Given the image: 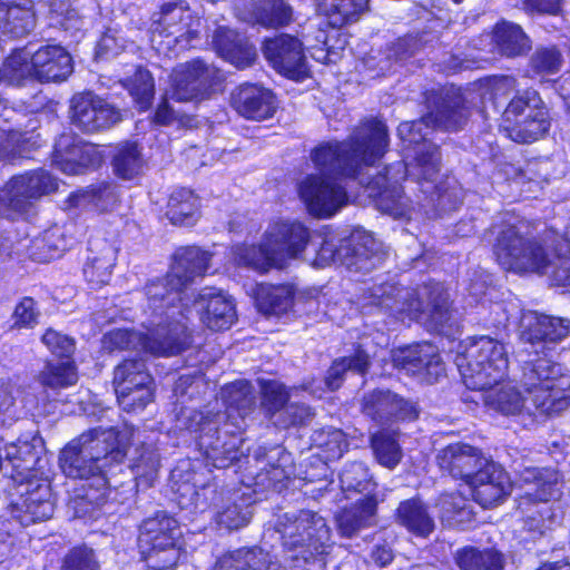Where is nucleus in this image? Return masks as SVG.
I'll return each mask as SVG.
<instances>
[{
	"label": "nucleus",
	"instance_id": "f257e3e1",
	"mask_svg": "<svg viewBox=\"0 0 570 570\" xmlns=\"http://www.w3.org/2000/svg\"><path fill=\"white\" fill-rule=\"evenodd\" d=\"M403 142L406 163L389 167L385 175L367 180L363 170H371L382 158L387 145V128L376 119L363 122L346 142H327L314 149L312 160L323 174H312L298 184V195L307 212L317 218H330L348 203L346 188L332 175L357 178L375 198L377 208L395 218L409 217V202L399 187L405 176L412 177L423 193H440L434 177L428 178L425 160L416 147Z\"/></svg>",
	"mask_w": 570,
	"mask_h": 570
},
{
	"label": "nucleus",
	"instance_id": "f03ea898",
	"mask_svg": "<svg viewBox=\"0 0 570 570\" xmlns=\"http://www.w3.org/2000/svg\"><path fill=\"white\" fill-rule=\"evenodd\" d=\"M189 263H195L190 273H202L206 256L194 248L179 250L168 274L161 278L149 281L145 287L147 303L144 308L145 320L141 322L145 332L114 328L104 335L102 348L109 352L135 348L155 356H171L180 353L186 343L185 328L177 326L173 330L175 335H169L163 301H168L167 305L169 309H173L171 316H174L176 313L171 306L174 292H168L167 287L171 285L173 291L181 287V273L187 271ZM175 293L177 294V292Z\"/></svg>",
	"mask_w": 570,
	"mask_h": 570
},
{
	"label": "nucleus",
	"instance_id": "7ed1b4c3",
	"mask_svg": "<svg viewBox=\"0 0 570 570\" xmlns=\"http://www.w3.org/2000/svg\"><path fill=\"white\" fill-rule=\"evenodd\" d=\"M225 412L218 400L197 411L184 407L177 415L176 429L187 431L206 459L217 469L228 468L242 455L239 445L245 417L255 404L253 389L246 381H237L222 390Z\"/></svg>",
	"mask_w": 570,
	"mask_h": 570
},
{
	"label": "nucleus",
	"instance_id": "20e7f679",
	"mask_svg": "<svg viewBox=\"0 0 570 570\" xmlns=\"http://www.w3.org/2000/svg\"><path fill=\"white\" fill-rule=\"evenodd\" d=\"M529 403L514 382L501 380L482 390L487 407L505 416L561 413L570 406V372L546 357L531 361L523 373Z\"/></svg>",
	"mask_w": 570,
	"mask_h": 570
},
{
	"label": "nucleus",
	"instance_id": "39448f33",
	"mask_svg": "<svg viewBox=\"0 0 570 570\" xmlns=\"http://www.w3.org/2000/svg\"><path fill=\"white\" fill-rule=\"evenodd\" d=\"M517 82L510 76H493L474 83L473 90L464 94L460 89L448 92L442 104L435 111L430 112L417 121L402 122L397 128L401 140L414 145L425 160L428 178L438 179L440 156L438 147L428 139L432 127L444 130H458L468 119L466 104H474L473 95L480 96L482 104L487 100H495L505 97L515 89Z\"/></svg>",
	"mask_w": 570,
	"mask_h": 570
},
{
	"label": "nucleus",
	"instance_id": "423d86ee",
	"mask_svg": "<svg viewBox=\"0 0 570 570\" xmlns=\"http://www.w3.org/2000/svg\"><path fill=\"white\" fill-rule=\"evenodd\" d=\"M132 431L124 429L89 430L71 441L62 451L59 463L62 472L72 479L86 480L83 500L101 505L109 495L106 473L120 463L127 453Z\"/></svg>",
	"mask_w": 570,
	"mask_h": 570
},
{
	"label": "nucleus",
	"instance_id": "0eeeda50",
	"mask_svg": "<svg viewBox=\"0 0 570 570\" xmlns=\"http://www.w3.org/2000/svg\"><path fill=\"white\" fill-rule=\"evenodd\" d=\"M7 460L12 464L10 478L18 483L19 498L10 504V514L22 527L48 520L53 513L48 481V459L40 435L10 444Z\"/></svg>",
	"mask_w": 570,
	"mask_h": 570
},
{
	"label": "nucleus",
	"instance_id": "6e6552de",
	"mask_svg": "<svg viewBox=\"0 0 570 570\" xmlns=\"http://www.w3.org/2000/svg\"><path fill=\"white\" fill-rule=\"evenodd\" d=\"M495 235L493 252L499 264L518 274H548L552 266V252L557 233L548 230L540 238L529 233L523 220L511 218L492 229Z\"/></svg>",
	"mask_w": 570,
	"mask_h": 570
},
{
	"label": "nucleus",
	"instance_id": "1a4fd4ad",
	"mask_svg": "<svg viewBox=\"0 0 570 570\" xmlns=\"http://www.w3.org/2000/svg\"><path fill=\"white\" fill-rule=\"evenodd\" d=\"M194 248L198 249L202 254L206 256V263L204 266V269L202 273H190V269L195 265V263H189L187 265V271L181 273V281L183 285L179 289H177V294L174 293L171 295V298L174 301L171 302V306L175 309V315L171 316V311L169 309L167 305V299L163 301L164 305V315L166 320V325L168 327L169 335H175L173 330L177 326H183L185 328V335H186V343L184 347L188 344V334H187V327L184 320H187L188 316L185 315V313L189 314L193 312V308L196 311L197 314H199L200 321L210 330L214 331H223L229 328L235 320H236V312H235V304L228 297L226 294H224L222 291H217L215 288H204L193 301L191 307L186 303V299H189L185 293L187 284L191 282L194 278L198 276H203L208 267H209V261L212 258V255L208 252L202 250L198 247L190 246V247H183L176 250L174 254V257L179 250ZM175 261L173 262V264ZM168 292H173V286L169 285L167 287ZM174 292H176L174 289Z\"/></svg>",
	"mask_w": 570,
	"mask_h": 570
},
{
	"label": "nucleus",
	"instance_id": "9d476101",
	"mask_svg": "<svg viewBox=\"0 0 570 570\" xmlns=\"http://www.w3.org/2000/svg\"><path fill=\"white\" fill-rule=\"evenodd\" d=\"M308 240V228L302 223L275 219L268 224L259 245H237L233 256L237 265L266 273L272 268H284L299 258Z\"/></svg>",
	"mask_w": 570,
	"mask_h": 570
},
{
	"label": "nucleus",
	"instance_id": "9b49d317",
	"mask_svg": "<svg viewBox=\"0 0 570 570\" xmlns=\"http://www.w3.org/2000/svg\"><path fill=\"white\" fill-rule=\"evenodd\" d=\"M373 294V303L391 311L402 322L417 321L432 330H441L450 320L449 294L440 283H431L413 294L407 289L390 286Z\"/></svg>",
	"mask_w": 570,
	"mask_h": 570
},
{
	"label": "nucleus",
	"instance_id": "f8f14e48",
	"mask_svg": "<svg viewBox=\"0 0 570 570\" xmlns=\"http://www.w3.org/2000/svg\"><path fill=\"white\" fill-rule=\"evenodd\" d=\"M73 71L70 53L61 46L47 45L32 51L23 48L13 51L0 69V83L21 85L26 80L58 82Z\"/></svg>",
	"mask_w": 570,
	"mask_h": 570
},
{
	"label": "nucleus",
	"instance_id": "ddd939ff",
	"mask_svg": "<svg viewBox=\"0 0 570 570\" xmlns=\"http://www.w3.org/2000/svg\"><path fill=\"white\" fill-rule=\"evenodd\" d=\"M519 510L530 531L543 533L553 523V504L561 495L559 473L552 469L525 468L520 474Z\"/></svg>",
	"mask_w": 570,
	"mask_h": 570
},
{
	"label": "nucleus",
	"instance_id": "4468645a",
	"mask_svg": "<svg viewBox=\"0 0 570 570\" xmlns=\"http://www.w3.org/2000/svg\"><path fill=\"white\" fill-rule=\"evenodd\" d=\"M366 4L367 0H320L318 13L326 19L328 30L318 28L313 38L305 37L312 58L322 63L336 62L347 45L341 28L355 21Z\"/></svg>",
	"mask_w": 570,
	"mask_h": 570
},
{
	"label": "nucleus",
	"instance_id": "2eb2a0df",
	"mask_svg": "<svg viewBox=\"0 0 570 570\" xmlns=\"http://www.w3.org/2000/svg\"><path fill=\"white\" fill-rule=\"evenodd\" d=\"M455 363L463 383L471 390H484L500 383L509 365L505 346L490 336L471 340L458 353Z\"/></svg>",
	"mask_w": 570,
	"mask_h": 570
},
{
	"label": "nucleus",
	"instance_id": "dca6fc26",
	"mask_svg": "<svg viewBox=\"0 0 570 570\" xmlns=\"http://www.w3.org/2000/svg\"><path fill=\"white\" fill-rule=\"evenodd\" d=\"M382 261L383 254L374 237L368 232L356 228L341 240L340 246L332 238L325 239L312 265L324 268L332 263H338L350 271L367 273Z\"/></svg>",
	"mask_w": 570,
	"mask_h": 570
},
{
	"label": "nucleus",
	"instance_id": "f3484780",
	"mask_svg": "<svg viewBox=\"0 0 570 570\" xmlns=\"http://www.w3.org/2000/svg\"><path fill=\"white\" fill-rule=\"evenodd\" d=\"M341 487L344 492L355 491L366 493L364 498L357 499L355 507L345 509L336 517L338 531L344 537H352L360 529L371 527L375 523L376 500L370 495L375 484L371 481L365 465L352 463L347 465L340 476Z\"/></svg>",
	"mask_w": 570,
	"mask_h": 570
},
{
	"label": "nucleus",
	"instance_id": "a211bd4d",
	"mask_svg": "<svg viewBox=\"0 0 570 570\" xmlns=\"http://www.w3.org/2000/svg\"><path fill=\"white\" fill-rule=\"evenodd\" d=\"M503 128L517 142L529 144L549 129L548 109L534 90L515 96L503 112Z\"/></svg>",
	"mask_w": 570,
	"mask_h": 570
},
{
	"label": "nucleus",
	"instance_id": "6ab92c4d",
	"mask_svg": "<svg viewBox=\"0 0 570 570\" xmlns=\"http://www.w3.org/2000/svg\"><path fill=\"white\" fill-rule=\"evenodd\" d=\"M57 188L58 180L42 169L14 176L0 188V216L22 214L33 200Z\"/></svg>",
	"mask_w": 570,
	"mask_h": 570
},
{
	"label": "nucleus",
	"instance_id": "aec40b11",
	"mask_svg": "<svg viewBox=\"0 0 570 570\" xmlns=\"http://www.w3.org/2000/svg\"><path fill=\"white\" fill-rule=\"evenodd\" d=\"M190 11L183 4L167 2L161 7L159 18L151 26V43L161 51L173 45L189 42L197 33Z\"/></svg>",
	"mask_w": 570,
	"mask_h": 570
},
{
	"label": "nucleus",
	"instance_id": "412c9836",
	"mask_svg": "<svg viewBox=\"0 0 570 570\" xmlns=\"http://www.w3.org/2000/svg\"><path fill=\"white\" fill-rule=\"evenodd\" d=\"M392 361L397 368L426 383H434L445 375L438 347L430 343L400 347L392 352Z\"/></svg>",
	"mask_w": 570,
	"mask_h": 570
},
{
	"label": "nucleus",
	"instance_id": "4be33fe9",
	"mask_svg": "<svg viewBox=\"0 0 570 570\" xmlns=\"http://www.w3.org/2000/svg\"><path fill=\"white\" fill-rule=\"evenodd\" d=\"M570 334V321L528 311L520 321V337L535 353H546L550 345L561 342Z\"/></svg>",
	"mask_w": 570,
	"mask_h": 570
},
{
	"label": "nucleus",
	"instance_id": "5701e85b",
	"mask_svg": "<svg viewBox=\"0 0 570 570\" xmlns=\"http://www.w3.org/2000/svg\"><path fill=\"white\" fill-rule=\"evenodd\" d=\"M214 70L202 60H193L177 66L169 76L165 97L178 101H189L204 95L210 86Z\"/></svg>",
	"mask_w": 570,
	"mask_h": 570
},
{
	"label": "nucleus",
	"instance_id": "b1692460",
	"mask_svg": "<svg viewBox=\"0 0 570 570\" xmlns=\"http://www.w3.org/2000/svg\"><path fill=\"white\" fill-rule=\"evenodd\" d=\"M264 56L275 70L294 79L302 80L308 75V67L303 52V43L294 37L281 35L265 41Z\"/></svg>",
	"mask_w": 570,
	"mask_h": 570
},
{
	"label": "nucleus",
	"instance_id": "393cba45",
	"mask_svg": "<svg viewBox=\"0 0 570 570\" xmlns=\"http://www.w3.org/2000/svg\"><path fill=\"white\" fill-rule=\"evenodd\" d=\"M102 156L98 148L71 134H62L55 145L53 164L65 174L78 175L98 166Z\"/></svg>",
	"mask_w": 570,
	"mask_h": 570
},
{
	"label": "nucleus",
	"instance_id": "a878e982",
	"mask_svg": "<svg viewBox=\"0 0 570 570\" xmlns=\"http://www.w3.org/2000/svg\"><path fill=\"white\" fill-rule=\"evenodd\" d=\"M71 102L72 121L83 131L105 129L120 119L112 106L90 92L76 95Z\"/></svg>",
	"mask_w": 570,
	"mask_h": 570
},
{
	"label": "nucleus",
	"instance_id": "bb28decb",
	"mask_svg": "<svg viewBox=\"0 0 570 570\" xmlns=\"http://www.w3.org/2000/svg\"><path fill=\"white\" fill-rule=\"evenodd\" d=\"M466 484L474 501L483 508L499 504L512 490L509 475L493 462H488Z\"/></svg>",
	"mask_w": 570,
	"mask_h": 570
},
{
	"label": "nucleus",
	"instance_id": "cd10ccee",
	"mask_svg": "<svg viewBox=\"0 0 570 570\" xmlns=\"http://www.w3.org/2000/svg\"><path fill=\"white\" fill-rule=\"evenodd\" d=\"M441 470L468 483L489 461L480 450L465 443H454L442 449L438 456Z\"/></svg>",
	"mask_w": 570,
	"mask_h": 570
},
{
	"label": "nucleus",
	"instance_id": "c85d7f7f",
	"mask_svg": "<svg viewBox=\"0 0 570 570\" xmlns=\"http://www.w3.org/2000/svg\"><path fill=\"white\" fill-rule=\"evenodd\" d=\"M362 411L373 421L384 423L391 419L414 420L417 410L413 403L399 397L390 391H373L363 399Z\"/></svg>",
	"mask_w": 570,
	"mask_h": 570
},
{
	"label": "nucleus",
	"instance_id": "c756f323",
	"mask_svg": "<svg viewBox=\"0 0 570 570\" xmlns=\"http://www.w3.org/2000/svg\"><path fill=\"white\" fill-rule=\"evenodd\" d=\"M236 16L246 22L258 23L267 28H278L292 19V9L284 0H236Z\"/></svg>",
	"mask_w": 570,
	"mask_h": 570
},
{
	"label": "nucleus",
	"instance_id": "7c9ffc66",
	"mask_svg": "<svg viewBox=\"0 0 570 570\" xmlns=\"http://www.w3.org/2000/svg\"><path fill=\"white\" fill-rule=\"evenodd\" d=\"M232 104L243 117L252 120H264L276 110L273 92L256 85H243L233 94Z\"/></svg>",
	"mask_w": 570,
	"mask_h": 570
},
{
	"label": "nucleus",
	"instance_id": "2f4dec72",
	"mask_svg": "<svg viewBox=\"0 0 570 570\" xmlns=\"http://www.w3.org/2000/svg\"><path fill=\"white\" fill-rule=\"evenodd\" d=\"M212 43L218 56L238 69L249 67L256 58L254 46L225 27L216 29Z\"/></svg>",
	"mask_w": 570,
	"mask_h": 570
},
{
	"label": "nucleus",
	"instance_id": "473e14b6",
	"mask_svg": "<svg viewBox=\"0 0 570 570\" xmlns=\"http://www.w3.org/2000/svg\"><path fill=\"white\" fill-rule=\"evenodd\" d=\"M118 247L114 243H90V256L83 267V275L92 287L107 284L116 265Z\"/></svg>",
	"mask_w": 570,
	"mask_h": 570
},
{
	"label": "nucleus",
	"instance_id": "72a5a7b5",
	"mask_svg": "<svg viewBox=\"0 0 570 570\" xmlns=\"http://www.w3.org/2000/svg\"><path fill=\"white\" fill-rule=\"evenodd\" d=\"M35 27L32 0H0V30L12 37H22Z\"/></svg>",
	"mask_w": 570,
	"mask_h": 570
},
{
	"label": "nucleus",
	"instance_id": "f704fd0d",
	"mask_svg": "<svg viewBox=\"0 0 570 570\" xmlns=\"http://www.w3.org/2000/svg\"><path fill=\"white\" fill-rule=\"evenodd\" d=\"M180 537L178 522L165 513H159L142 523L138 539L139 549L179 544Z\"/></svg>",
	"mask_w": 570,
	"mask_h": 570
},
{
	"label": "nucleus",
	"instance_id": "c9c22d12",
	"mask_svg": "<svg viewBox=\"0 0 570 570\" xmlns=\"http://www.w3.org/2000/svg\"><path fill=\"white\" fill-rule=\"evenodd\" d=\"M52 11L62 16L61 26L72 37L87 29L97 12L96 0H53Z\"/></svg>",
	"mask_w": 570,
	"mask_h": 570
},
{
	"label": "nucleus",
	"instance_id": "e433bc0d",
	"mask_svg": "<svg viewBox=\"0 0 570 570\" xmlns=\"http://www.w3.org/2000/svg\"><path fill=\"white\" fill-rule=\"evenodd\" d=\"M250 294L258 311L265 315L279 316L293 306L294 291L288 285L257 284Z\"/></svg>",
	"mask_w": 570,
	"mask_h": 570
},
{
	"label": "nucleus",
	"instance_id": "4c0bfd02",
	"mask_svg": "<svg viewBox=\"0 0 570 570\" xmlns=\"http://www.w3.org/2000/svg\"><path fill=\"white\" fill-rule=\"evenodd\" d=\"M117 202L116 187L107 183L72 193L67 199L70 208H92L98 212L111 210Z\"/></svg>",
	"mask_w": 570,
	"mask_h": 570
},
{
	"label": "nucleus",
	"instance_id": "58836bf2",
	"mask_svg": "<svg viewBox=\"0 0 570 570\" xmlns=\"http://www.w3.org/2000/svg\"><path fill=\"white\" fill-rule=\"evenodd\" d=\"M166 216L174 225L189 226L199 216V199L188 189L174 191L168 200Z\"/></svg>",
	"mask_w": 570,
	"mask_h": 570
},
{
	"label": "nucleus",
	"instance_id": "ea45409f",
	"mask_svg": "<svg viewBox=\"0 0 570 570\" xmlns=\"http://www.w3.org/2000/svg\"><path fill=\"white\" fill-rule=\"evenodd\" d=\"M454 558L461 570H502L504 564L502 553L493 548L464 547L455 552Z\"/></svg>",
	"mask_w": 570,
	"mask_h": 570
},
{
	"label": "nucleus",
	"instance_id": "a19ab883",
	"mask_svg": "<svg viewBox=\"0 0 570 570\" xmlns=\"http://www.w3.org/2000/svg\"><path fill=\"white\" fill-rule=\"evenodd\" d=\"M397 519L410 532L420 537H428L434 530V520L428 513L425 505L415 499L400 504Z\"/></svg>",
	"mask_w": 570,
	"mask_h": 570
},
{
	"label": "nucleus",
	"instance_id": "79ce46f5",
	"mask_svg": "<svg viewBox=\"0 0 570 570\" xmlns=\"http://www.w3.org/2000/svg\"><path fill=\"white\" fill-rule=\"evenodd\" d=\"M67 247L65 227L55 225L32 240L31 256L39 262H49L59 257Z\"/></svg>",
	"mask_w": 570,
	"mask_h": 570
},
{
	"label": "nucleus",
	"instance_id": "37998d69",
	"mask_svg": "<svg viewBox=\"0 0 570 570\" xmlns=\"http://www.w3.org/2000/svg\"><path fill=\"white\" fill-rule=\"evenodd\" d=\"M145 160L136 142L125 141L116 146L112 157L114 173L126 180L142 173Z\"/></svg>",
	"mask_w": 570,
	"mask_h": 570
},
{
	"label": "nucleus",
	"instance_id": "c03bdc74",
	"mask_svg": "<svg viewBox=\"0 0 570 570\" xmlns=\"http://www.w3.org/2000/svg\"><path fill=\"white\" fill-rule=\"evenodd\" d=\"M492 38L497 49L508 57L519 56L530 48L529 40L522 29L511 22L497 23Z\"/></svg>",
	"mask_w": 570,
	"mask_h": 570
},
{
	"label": "nucleus",
	"instance_id": "a18cd8bd",
	"mask_svg": "<svg viewBox=\"0 0 570 570\" xmlns=\"http://www.w3.org/2000/svg\"><path fill=\"white\" fill-rule=\"evenodd\" d=\"M262 549H243L219 558L213 570H271Z\"/></svg>",
	"mask_w": 570,
	"mask_h": 570
},
{
	"label": "nucleus",
	"instance_id": "49530a36",
	"mask_svg": "<svg viewBox=\"0 0 570 570\" xmlns=\"http://www.w3.org/2000/svg\"><path fill=\"white\" fill-rule=\"evenodd\" d=\"M368 355L358 350L353 356L334 361L327 372L325 383L330 390L334 391L341 386L344 376H363L368 368Z\"/></svg>",
	"mask_w": 570,
	"mask_h": 570
},
{
	"label": "nucleus",
	"instance_id": "de8ad7c7",
	"mask_svg": "<svg viewBox=\"0 0 570 570\" xmlns=\"http://www.w3.org/2000/svg\"><path fill=\"white\" fill-rule=\"evenodd\" d=\"M154 384V380L148 372L145 361L141 358H128L120 363L114 372L115 390L120 392L137 385Z\"/></svg>",
	"mask_w": 570,
	"mask_h": 570
},
{
	"label": "nucleus",
	"instance_id": "09e8293b",
	"mask_svg": "<svg viewBox=\"0 0 570 570\" xmlns=\"http://www.w3.org/2000/svg\"><path fill=\"white\" fill-rule=\"evenodd\" d=\"M312 442L320 450L318 456L325 462L342 458L348 445L345 434L333 428L315 431Z\"/></svg>",
	"mask_w": 570,
	"mask_h": 570
},
{
	"label": "nucleus",
	"instance_id": "8fccbe9b",
	"mask_svg": "<svg viewBox=\"0 0 570 570\" xmlns=\"http://www.w3.org/2000/svg\"><path fill=\"white\" fill-rule=\"evenodd\" d=\"M441 519L450 527L468 528L473 521L469 501L461 494H445L440 500Z\"/></svg>",
	"mask_w": 570,
	"mask_h": 570
},
{
	"label": "nucleus",
	"instance_id": "3c124183",
	"mask_svg": "<svg viewBox=\"0 0 570 570\" xmlns=\"http://www.w3.org/2000/svg\"><path fill=\"white\" fill-rule=\"evenodd\" d=\"M252 500L245 493L236 495L233 503L217 513L218 524L229 529H239L246 525L252 518Z\"/></svg>",
	"mask_w": 570,
	"mask_h": 570
},
{
	"label": "nucleus",
	"instance_id": "603ef678",
	"mask_svg": "<svg viewBox=\"0 0 570 570\" xmlns=\"http://www.w3.org/2000/svg\"><path fill=\"white\" fill-rule=\"evenodd\" d=\"M60 363H48L39 375V381L43 386L51 389L67 387L76 384L77 372L70 358H65Z\"/></svg>",
	"mask_w": 570,
	"mask_h": 570
},
{
	"label": "nucleus",
	"instance_id": "864d4df0",
	"mask_svg": "<svg viewBox=\"0 0 570 570\" xmlns=\"http://www.w3.org/2000/svg\"><path fill=\"white\" fill-rule=\"evenodd\" d=\"M372 449L377 462L387 469H394L401 461L402 451L399 443L385 431L372 436Z\"/></svg>",
	"mask_w": 570,
	"mask_h": 570
},
{
	"label": "nucleus",
	"instance_id": "5fc2aeb1",
	"mask_svg": "<svg viewBox=\"0 0 570 570\" xmlns=\"http://www.w3.org/2000/svg\"><path fill=\"white\" fill-rule=\"evenodd\" d=\"M124 86L129 90L139 109H147L154 98V80L150 72L137 68L132 78L127 79Z\"/></svg>",
	"mask_w": 570,
	"mask_h": 570
},
{
	"label": "nucleus",
	"instance_id": "6e6d98bb",
	"mask_svg": "<svg viewBox=\"0 0 570 570\" xmlns=\"http://www.w3.org/2000/svg\"><path fill=\"white\" fill-rule=\"evenodd\" d=\"M419 48V40L416 37L409 36L402 39H399L396 43H394L393 48L391 49V52L385 59H381L375 65V58L370 56L364 59L363 65L371 69L375 70L379 69V73H385L390 69V60L394 58L396 61H402L407 59L409 57L413 56L415 51Z\"/></svg>",
	"mask_w": 570,
	"mask_h": 570
},
{
	"label": "nucleus",
	"instance_id": "4d7b16f0",
	"mask_svg": "<svg viewBox=\"0 0 570 570\" xmlns=\"http://www.w3.org/2000/svg\"><path fill=\"white\" fill-rule=\"evenodd\" d=\"M30 139L20 131L0 127V161L26 157L30 151Z\"/></svg>",
	"mask_w": 570,
	"mask_h": 570
},
{
	"label": "nucleus",
	"instance_id": "13d9d810",
	"mask_svg": "<svg viewBox=\"0 0 570 570\" xmlns=\"http://www.w3.org/2000/svg\"><path fill=\"white\" fill-rule=\"evenodd\" d=\"M150 570H173L180 559V544L157 546L140 550Z\"/></svg>",
	"mask_w": 570,
	"mask_h": 570
},
{
	"label": "nucleus",
	"instance_id": "bf43d9fd",
	"mask_svg": "<svg viewBox=\"0 0 570 570\" xmlns=\"http://www.w3.org/2000/svg\"><path fill=\"white\" fill-rule=\"evenodd\" d=\"M116 395L120 407L126 412L142 411L154 399V384L137 385L120 392L116 389Z\"/></svg>",
	"mask_w": 570,
	"mask_h": 570
},
{
	"label": "nucleus",
	"instance_id": "052dcab7",
	"mask_svg": "<svg viewBox=\"0 0 570 570\" xmlns=\"http://www.w3.org/2000/svg\"><path fill=\"white\" fill-rule=\"evenodd\" d=\"M158 468L159 454L157 451L151 448L144 449L142 453L132 466L138 487H151L155 479L157 478Z\"/></svg>",
	"mask_w": 570,
	"mask_h": 570
},
{
	"label": "nucleus",
	"instance_id": "680f3d73",
	"mask_svg": "<svg viewBox=\"0 0 570 570\" xmlns=\"http://www.w3.org/2000/svg\"><path fill=\"white\" fill-rule=\"evenodd\" d=\"M551 161L549 159L532 160L527 164L525 169H522L514 178L515 184H524L525 180L534 187L541 188L543 181L550 178ZM528 191H534L532 186Z\"/></svg>",
	"mask_w": 570,
	"mask_h": 570
},
{
	"label": "nucleus",
	"instance_id": "e2e57ef3",
	"mask_svg": "<svg viewBox=\"0 0 570 570\" xmlns=\"http://www.w3.org/2000/svg\"><path fill=\"white\" fill-rule=\"evenodd\" d=\"M560 66V53L553 48L538 49L531 59L532 71L542 78L557 73Z\"/></svg>",
	"mask_w": 570,
	"mask_h": 570
},
{
	"label": "nucleus",
	"instance_id": "0e129e2a",
	"mask_svg": "<svg viewBox=\"0 0 570 570\" xmlns=\"http://www.w3.org/2000/svg\"><path fill=\"white\" fill-rule=\"evenodd\" d=\"M61 570H99V563L92 549L76 547L66 554Z\"/></svg>",
	"mask_w": 570,
	"mask_h": 570
},
{
	"label": "nucleus",
	"instance_id": "69168bd1",
	"mask_svg": "<svg viewBox=\"0 0 570 570\" xmlns=\"http://www.w3.org/2000/svg\"><path fill=\"white\" fill-rule=\"evenodd\" d=\"M41 340L51 354L59 358H70L75 351L73 340L52 328L47 330Z\"/></svg>",
	"mask_w": 570,
	"mask_h": 570
},
{
	"label": "nucleus",
	"instance_id": "338daca9",
	"mask_svg": "<svg viewBox=\"0 0 570 570\" xmlns=\"http://www.w3.org/2000/svg\"><path fill=\"white\" fill-rule=\"evenodd\" d=\"M261 387L263 393V405L268 411H278L284 406L288 399V393L283 384L276 381H261Z\"/></svg>",
	"mask_w": 570,
	"mask_h": 570
},
{
	"label": "nucleus",
	"instance_id": "774afa93",
	"mask_svg": "<svg viewBox=\"0 0 570 570\" xmlns=\"http://www.w3.org/2000/svg\"><path fill=\"white\" fill-rule=\"evenodd\" d=\"M120 33L118 29L108 28L97 45L96 56L98 58H105L116 56L124 50L127 46L126 40Z\"/></svg>",
	"mask_w": 570,
	"mask_h": 570
}]
</instances>
